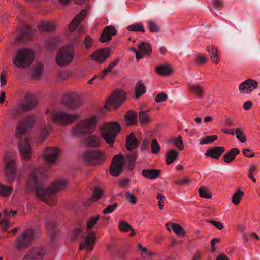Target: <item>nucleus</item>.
Listing matches in <instances>:
<instances>
[{
  "mask_svg": "<svg viewBox=\"0 0 260 260\" xmlns=\"http://www.w3.org/2000/svg\"><path fill=\"white\" fill-rule=\"evenodd\" d=\"M96 233L91 231L85 235L82 239L80 244L79 250H85L87 252L92 250L96 243Z\"/></svg>",
  "mask_w": 260,
  "mask_h": 260,
  "instance_id": "14",
  "label": "nucleus"
},
{
  "mask_svg": "<svg viewBox=\"0 0 260 260\" xmlns=\"http://www.w3.org/2000/svg\"><path fill=\"white\" fill-rule=\"evenodd\" d=\"M38 103L37 99L34 96H29L26 98L25 101L22 104L21 107H13L11 109L9 112L8 114L16 116L20 114V109H22L24 111L30 110L34 108Z\"/></svg>",
  "mask_w": 260,
  "mask_h": 260,
  "instance_id": "11",
  "label": "nucleus"
},
{
  "mask_svg": "<svg viewBox=\"0 0 260 260\" xmlns=\"http://www.w3.org/2000/svg\"><path fill=\"white\" fill-rule=\"evenodd\" d=\"M19 149L21 155L25 159L30 157L31 154V147L27 138H24L19 142Z\"/></svg>",
  "mask_w": 260,
  "mask_h": 260,
  "instance_id": "21",
  "label": "nucleus"
},
{
  "mask_svg": "<svg viewBox=\"0 0 260 260\" xmlns=\"http://www.w3.org/2000/svg\"><path fill=\"white\" fill-rule=\"evenodd\" d=\"M120 131V125L119 124L112 122L106 123L103 125L101 134L106 143L110 147H112L116 136Z\"/></svg>",
  "mask_w": 260,
  "mask_h": 260,
  "instance_id": "4",
  "label": "nucleus"
},
{
  "mask_svg": "<svg viewBox=\"0 0 260 260\" xmlns=\"http://www.w3.org/2000/svg\"><path fill=\"white\" fill-rule=\"evenodd\" d=\"M173 231L178 236L184 237L186 235V231L180 225L175 223L173 227Z\"/></svg>",
  "mask_w": 260,
  "mask_h": 260,
  "instance_id": "42",
  "label": "nucleus"
},
{
  "mask_svg": "<svg viewBox=\"0 0 260 260\" xmlns=\"http://www.w3.org/2000/svg\"><path fill=\"white\" fill-rule=\"evenodd\" d=\"M4 171L9 182H13L16 178L17 172L15 160L13 159L5 160Z\"/></svg>",
  "mask_w": 260,
  "mask_h": 260,
  "instance_id": "15",
  "label": "nucleus"
},
{
  "mask_svg": "<svg viewBox=\"0 0 260 260\" xmlns=\"http://www.w3.org/2000/svg\"><path fill=\"white\" fill-rule=\"evenodd\" d=\"M139 249L141 251V254H145V255L151 256L153 255V253L149 251L145 247H143L141 244L138 245Z\"/></svg>",
  "mask_w": 260,
  "mask_h": 260,
  "instance_id": "58",
  "label": "nucleus"
},
{
  "mask_svg": "<svg viewBox=\"0 0 260 260\" xmlns=\"http://www.w3.org/2000/svg\"><path fill=\"white\" fill-rule=\"evenodd\" d=\"M157 198L159 200L158 204L160 210H162L164 208V201L165 199V197L162 194H158Z\"/></svg>",
  "mask_w": 260,
  "mask_h": 260,
  "instance_id": "57",
  "label": "nucleus"
},
{
  "mask_svg": "<svg viewBox=\"0 0 260 260\" xmlns=\"http://www.w3.org/2000/svg\"><path fill=\"white\" fill-rule=\"evenodd\" d=\"M69 184L66 179L57 181L51 188H40L37 190V196L49 205H53L55 203L54 194L55 192L65 189Z\"/></svg>",
  "mask_w": 260,
  "mask_h": 260,
  "instance_id": "2",
  "label": "nucleus"
},
{
  "mask_svg": "<svg viewBox=\"0 0 260 260\" xmlns=\"http://www.w3.org/2000/svg\"><path fill=\"white\" fill-rule=\"evenodd\" d=\"M85 47L87 49L90 48L92 46V39L89 36H86L84 41Z\"/></svg>",
  "mask_w": 260,
  "mask_h": 260,
  "instance_id": "55",
  "label": "nucleus"
},
{
  "mask_svg": "<svg viewBox=\"0 0 260 260\" xmlns=\"http://www.w3.org/2000/svg\"><path fill=\"white\" fill-rule=\"evenodd\" d=\"M75 51L71 45L63 46L58 52L56 56L57 64L60 67H66L70 64L73 60Z\"/></svg>",
  "mask_w": 260,
  "mask_h": 260,
  "instance_id": "5",
  "label": "nucleus"
},
{
  "mask_svg": "<svg viewBox=\"0 0 260 260\" xmlns=\"http://www.w3.org/2000/svg\"><path fill=\"white\" fill-rule=\"evenodd\" d=\"M86 11L85 10H82L74 19L70 24L69 30L72 33L71 37L78 38L80 37L85 31V27L79 26V24L85 18L86 16Z\"/></svg>",
  "mask_w": 260,
  "mask_h": 260,
  "instance_id": "6",
  "label": "nucleus"
},
{
  "mask_svg": "<svg viewBox=\"0 0 260 260\" xmlns=\"http://www.w3.org/2000/svg\"><path fill=\"white\" fill-rule=\"evenodd\" d=\"M159 169H143L142 174L144 177L150 180L157 178L160 175Z\"/></svg>",
  "mask_w": 260,
  "mask_h": 260,
  "instance_id": "28",
  "label": "nucleus"
},
{
  "mask_svg": "<svg viewBox=\"0 0 260 260\" xmlns=\"http://www.w3.org/2000/svg\"><path fill=\"white\" fill-rule=\"evenodd\" d=\"M34 239V232L31 229L24 230L19 238L15 241V246L18 249H23L28 246Z\"/></svg>",
  "mask_w": 260,
  "mask_h": 260,
  "instance_id": "12",
  "label": "nucleus"
},
{
  "mask_svg": "<svg viewBox=\"0 0 260 260\" xmlns=\"http://www.w3.org/2000/svg\"><path fill=\"white\" fill-rule=\"evenodd\" d=\"M117 30L116 29L112 26H108L106 27L100 39V41L102 43H105L107 41H109L111 39V37L116 34Z\"/></svg>",
  "mask_w": 260,
  "mask_h": 260,
  "instance_id": "22",
  "label": "nucleus"
},
{
  "mask_svg": "<svg viewBox=\"0 0 260 260\" xmlns=\"http://www.w3.org/2000/svg\"><path fill=\"white\" fill-rule=\"evenodd\" d=\"M118 60H115L113 61L108 65L107 68L105 69V72H108V73L111 72L114 67H115L118 63Z\"/></svg>",
  "mask_w": 260,
  "mask_h": 260,
  "instance_id": "56",
  "label": "nucleus"
},
{
  "mask_svg": "<svg viewBox=\"0 0 260 260\" xmlns=\"http://www.w3.org/2000/svg\"><path fill=\"white\" fill-rule=\"evenodd\" d=\"M125 199L128 203L133 205L136 204L137 202L136 196L130 191H127L125 193Z\"/></svg>",
  "mask_w": 260,
  "mask_h": 260,
  "instance_id": "44",
  "label": "nucleus"
},
{
  "mask_svg": "<svg viewBox=\"0 0 260 260\" xmlns=\"http://www.w3.org/2000/svg\"><path fill=\"white\" fill-rule=\"evenodd\" d=\"M125 120L127 125L135 124L137 122V114L133 111H128L125 115Z\"/></svg>",
  "mask_w": 260,
  "mask_h": 260,
  "instance_id": "34",
  "label": "nucleus"
},
{
  "mask_svg": "<svg viewBox=\"0 0 260 260\" xmlns=\"http://www.w3.org/2000/svg\"><path fill=\"white\" fill-rule=\"evenodd\" d=\"M99 120L97 114H90L81 119L72 129L71 134L75 137L89 135L96 129Z\"/></svg>",
  "mask_w": 260,
  "mask_h": 260,
  "instance_id": "1",
  "label": "nucleus"
},
{
  "mask_svg": "<svg viewBox=\"0 0 260 260\" xmlns=\"http://www.w3.org/2000/svg\"><path fill=\"white\" fill-rule=\"evenodd\" d=\"M13 190L12 186H7L0 183V195L7 197L10 196Z\"/></svg>",
  "mask_w": 260,
  "mask_h": 260,
  "instance_id": "35",
  "label": "nucleus"
},
{
  "mask_svg": "<svg viewBox=\"0 0 260 260\" xmlns=\"http://www.w3.org/2000/svg\"><path fill=\"white\" fill-rule=\"evenodd\" d=\"M125 100V93L119 90L113 92L107 100L105 105L106 109L113 108L116 109Z\"/></svg>",
  "mask_w": 260,
  "mask_h": 260,
  "instance_id": "8",
  "label": "nucleus"
},
{
  "mask_svg": "<svg viewBox=\"0 0 260 260\" xmlns=\"http://www.w3.org/2000/svg\"><path fill=\"white\" fill-rule=\"evenodd\" d=\"M138 146V142L133 133H131L126 138V147L129 150L136 149Z\"/></svg>",
  "mask_w": 260,
  "mask_h": 260,
  "instance_id": "29",
  "label": "nucleus"
},
{
  "mask_svg": "<svg viewBox=\"0 0 260 260\" xmlns=\"http://www.w3.org/2000/svg\"><path fill=\"white\" fill-rule=\"evenodd\" d=\"M200 196L202 198H211L212 197L211 193L204 187H201L199 190Z\"/></svg>",
  "mask_w": 260,
  "mask_h": 260,
  "instance_id": "47",
  "label": "nucleus"
},
{
  "mask_svg": "<svg viewBox=\"0 0 260 260\" xmlns=\"http://www.w3.org/2000/svg\"><path fill=\"white\" fill-rule=\"evenodd\" d=\"M124 162V157L121 154H118L113 158L110 167V172L112 176L116 177L120 174Z\"/></svg>",
  "mask_w": 260,
  "mask_h": 260,
  "instance_id": "13",
  "label": "nucleus"
},
{
  "mask_svg": "<svg viewBox=\"0 0 260 260\" xmlns=\"http://www.w3.org/2000/svg\"><path fill=\"white\" fill-rule=\"evenodd\" d=\"M139 121L142 125H145L150 124L152 119L147 111H141L139 112Z\"/></svg>",
  "mask_w": 260,
  "mask_h": 260,
  "instance_id": "31",
  "label": "nucleus"
},
{
  "mask_svg": "<svg viewBox=\"0 0 260 260\" xmlns=\"http://www.w3.org/2000/svg\"><path fill=\"white\" fill-rule=\"evenodd\" d=\"M118 229L121 232L126 233L132 229V226L127 222L121 220L118 223Z\"/></svg>",
  "mask_w": 260,
  "mask_h": 260,
  "instance_id": "41",
  "label": "nucleus"
},
{
  "mask_svg": "<svg viewBox=\"0 0 260 260\" xmlns=\"http://www.w3.org/2000/svg\"><path fill=\"white\" fill-rule=\"evenodd\" d=\"M258 83L254 79H247L242 82L239 86V90L241 93L249 94L257 88Z\"/></svg>",
  "mask_w": 260,
  "mask_h": 260,
  "instance_id": "17",
  "label": "nucleus"
},
{
  "mask_svg": "<svg viewBox=\"0 0 260 260\" xmlns=\"http://www.w3.org/2000/svg\"><path fill=\"white\" fill-rule=\"evenodd\" d=\"M58 154L57 148H47L43 154V159L46 163L51 164L55 161Z\"/></svg>",
  "mask_w": 260,
  "mask_h": 260,
  "instance_id": "20",
  "label": "nucleus"
},
{
  "mask_svg": "<svg viewBox=\"0 0 260 260\" xmlns=\"http://www.w3.org/2000/svg\"><path fill=\"white\" fill-rule=\"evenodd\" d=\"M217 139L216 135L208 136L206 137L204 139L201 140L200 144L201 145H205L211 143L215 141Z\"/></svg>",
  "mask_w": 260,
  "mask_h": 260,
  "instance_id": "46",
  "label": "nucleus"
},
{
  "mask_svg": "<svg viewBox=\"0 0 260 260\" xmlns=\"http://www.w3.org/2000/svg\"><path fill=\"white\" fill-rule=\"evenodd\" d=\"M206 50L210 54V58L212 62L215 64H217L220 60L219 52L217 47L212 45L208 47Z\"/></svg>",
  "mask_w": 260,
  "mask_h": 260,
  "instance_id": "25",
  "label": "nucleus"
},
{
  "mask_svg": "<svg viewBox=\"0 0 260 260\" xmlns=\"http://www.w3.org/2000/svg\"><path fill=\"white\" fill-rule=\"evenodd\" d=\"M110 51L108 49H102L94 52L91 55V59L99 63L105 61L109 56Z\"/></svg>",
  "mask_w": 260,
  "mask_h": 260,
  "instance_id": "19",
  "label": "nucleus"
},
{
  "mask_svg": "<svg viewBox=\"0 0 260 260\" xmlns=\"http://www.w3.org/2000/svg\"><path fill=\"white\" fill-rule=\"evenodd\" d=\"M54 28V25L53 23L48 22L43 23L40 26L41 30L43 31H49L52 30Z\"/></svg>",
  "mask_w": 260,
  "mask_h": 260,
  "instance_id": "49",
  "label": "nucleus"
},
{
  "mask_svg": "<svg viewBox=\"0 0 260 260\" xmlns=\"http://www.w3.org/2000/svg\"><path fill=\"white\" fill-rule=\"evenodd\" d=\"M6 72L3 69L2 73L0 74V83L1 86H4L7 83V80L5 77Z\"/></svg>",
  "mask_w": 260,
  "mask_h": 260,
  "instance_id": "62",
  "label": "nucleus"
},
{
  "mask_svg": "<svg viewBox=\"0 0 260 260\" xmlns=\"http://www.w3.org/2000/svg\"><path fill=\"white\" fill-rule=\"evenodd\" d=\"M189 90L198 98H203L204 96V87L199 84H192L189 87Z\"/></svg>",
  "mask_w": 260,
  "mask_h": 260,
  "instance_id": "27",
  "label": "nucleus"
},
{
  "mask_svg": "<svg viewBox=\"0 0 260 260\" xmlns=\"http://www.w3.org/2000/svg\"><path fill=\"white\" fill-rule=\"evenodd\" d=\"M157 73L162 76H167L171 74L173 70L171 66L168 64L161 65L156 68Z\"/></svg>",
  "mask_w": 260,
  "mask_h": 260,
  "instance_id": "30",
  "label": "nucleus"
},
{
  "mask_svg": "<svg viewBox=\"0 0 260 260\" xmlns=\"http://www.w3.org/2000/svg\"><path fill=\"white\" fill-rule=\"evenodd\" d=\"M0 224L2 225V230L6 231L9 228L10 222L8 219H3L1 221Z\"/></svg>",
  "mask_w": 260,
  "mask_h": 260,
  "instance_id": "59",
  "label": "nucleus"
},
{
  "mask_svg": "<svg viewBox=\"0 0 260 260\" xmlns=\"http://www.w3.org/2000/svg\"><path fill=\"white\" fill-rule=\"evenodd\" d=\"M117 206V203H114L112 205H110L103 211V213L104 214L111 213L115 210Z\"/></svg>",
  "mask_w": 260,
  "mask_h": 260,
  "instance_id": "52",
  "label": "nucleus"
},
{
  "mask_svg": "<svg viewBox=\"0 0 260 260\" xmlns=\"http://www.w3.org/2000/svg\"><path fill=\"white\" fill-rule=\"evenodd\" d=\"M84 161L92 165H100L106 160L105 154L99 150H88L85 151L82 155Z\"/></svg>",
  "mask_w": 260,
  "mask_h": 260,
  "instance_id": "7",
  "label": "nucleus"
},
{
  "mask_svg": "<svg viewBox=\"0 0 260 260\" xmlns=\"http://www.w3.org/2000/svg\"><path fill=\"white\" fill-rule=\"evenodd\" d=\"M196 60L198 64H203L207 62V58L204 55H199L196 57Z\"/></svg>",
  "mask_w": 260,
  "mask_h": 260,
  "instance_id": "60",
  "label": "nucleus"
},
{
  "mask_svg": "<svg viewBox=\"0 0 260 260\" xmlns=\"http://www.w3.org/2000/svg\"><path fill=\"white\" fill-rule=\"evenodd\" d=\"M148 28L151 32H157L159 31L158 24L152 20H149L147 21Z\"/></svg>",
  "mask_w": 260,
  "mask_h": 260,
  "instance_id": "39",
  "label": "nucleus"
},
{
  "mask_svg": "<svg viewBox=\"0 0 260 260\" xmlns=\"http://www.w3.org/2000/svg\"><path fill=\"white\" fill-rule=\"evenodd\" d=\"M46 253L44 248L33 247L26 252L22 260H42Z\"/></svg>",
  "mask_w": 260,
  "mask_h": 260,
  "instance_id": "16",
  "label": "nucleus"
},
{
  "mask_svg": "<svg viewBox=\"0 0 260 260\" xmlns=\"http://www.w3.org/2000/svg\"><path fill=\"white\" fill-rule=\"evenodd\" d=\"M34 51L29 48H21L17 50L12 58L13 64L20 69L30 67L34 60Z\"/></svg>",
  "mask_w": 260,
  "mask_h": 260,
  "instance_id": "3",
  "label": "nucleus"
},
{
  "mask_svg": "<svg viewBox=\"0 0 260 260\" xmlns=\"http://www.w3.org/2000/svg\"><path fill=\"white\" fill-rule=\"evenodd\" d=\"M52 121L61 125H66L76 120L77 115L70 114L62 111L53 112L51 114Z\"/></svg>",
  "mask_w": 260,
  "mask_h": 260,
  "instance_id": "9",
  "label": "nucleus"
},
{
  "mask_svg": "<svg viewBox=\"0 0 260 260\" xmlns=\"http://www.w3.org/2000/svg\"><path fill=\"white\" fill-rule=\"evenodd\" d=\"M257 170V166L255 164H251L249 167L248 171L249 174L248 175H254V173L256 172Z\"/></svg>",
  "mask_w": 260,
  "mask_h": 260,
  "instance_id": "61",
  "label": "nucleus"
},
{
  "mask_svg": "<svg viewBox=\"0 0 260 260\" xmlns=\"http://www.w3.org/2000/svg\"><path fill=\"white\" fill-rule=\"evenodd\" d=\"M101 140L99 137L95 135H91L85 139L83 143L87 147H98L100 146Z\"/></svg>",
  "mask_w": 260,
  "mask_h": 260,
  "instance_id": "26",
  "label": "nucleus"
},
{
  "mask_svg": "<svg viewBox=\"0 0 260 260\" xmlns=\"http://www.w3.org/2000/svg\"><path fill=\"white\" fill-rule=\"evenodd\" d=\"M126 159L131 162H134L137 158V154L136 153L128 154L126 156Z\"/></svg>",
  "mask_w": 260,
  "mask_h": 260,
  "instance_id": "63",
  "label": "nucleus"
},
{
  "mask_svg": "<svg viewBox=\"0 0 260 260\" xmlns=\"http://www.w3.org/2000/svg\"><path fill=\"white\" fill-rule=\"evenodd\" d=\"M209 222L212 224L215 227H216L218 230H222L224 228L223 224L221 222L214 220H210Z\"/></svg>",
  "mask_w": 260,
  "mask_h": 260,
  "instance_id": "64",
  "label": "nucleus"
},
{
  "mask_svg": "<svg viewBox=\"0 0 260 260\" xmlns=\"http://www.w3.org/2000/svg\"><path fill=\"white\" fill-rule=\"evenodd\" d=\"M239 153L240 150L237 148L231 149L229 152L223 156L224 161L226 163L233 161L235 159L236 156Z\"/></svg>",
  "mask_w": 260,
  "mask_h": 260,
  "instance_id": "32",
  "label": "nucleus"
},
{
  "mask_svg": "<svg viewBox=\"0 0 260 260\" xmlns=\"http://www.w3.org/2000/svg\"><path fill=\"white\" fill-rule=\"evenodd\" d=\"M127 29L129 31H140L142 32H144L145 31L144 25L142 23L132 24L129 26Z\"/></svg>",
  "mask_w": 260,
  "mask_h": 260,
  "instance_id": "40",
  "label": "nucleus"
},
{
  "mask_svg": "<svg viewBox=\"0 0 260 260\" xmlns=\"http://www.w3.org/2000/svg\"><path fill=\"white\" fill-rule=\"evenodd\" d=\"M46 226L48 232H52L55 231L56 226V222L53 220H49L46 222Z\"/></svg>",
  "mask_w": 260,
  "mask_h": 260,
  "instance_id": "51",
  "label": "nucleus"
},
{
  "mask_svg": "<svg viewBox=\"0 0 260 260\" xmlns=\"http://www.w3.org/2000/svg\"><path fill=\"white\" fill-rule=\"evenodd\" d=\"M83 232L81 228H77L75 229L72 232V238L74 240L77 239Z\"/></svg>",
  "mask_w": 260,
  "mask_h": 260,
  "instance_id": "53",
  "label": "nucleus"
},
{
  "mask_svg": "<svg viewBox=\"0 0 260 260\" xmlns=\"http://www.w3.org/2000/svg\"><path fill=\"white\" fill-rule=\"evenodd\" d=\"M99 219V215L92 216L90 219H89L87 222V229L90 230L92 229L96 224Z\"/></svg>",
  "mask_w": 260,
  "mask_h": 260,
  "instance_id": "45",
  "label": "nucleus"
},
{
  "mask_svg": "<svg viewBox=\"0 0 260 260\" xmlns=\"http://www.w3.org/2000/svg\"><path fill=\"white\" fill-rule=\"evenodd\" d=\"M178 155V152L175 149H172L168 151L165 155L167 164L170 165L173 163L177 159Z\"/></svg>",
  "mask_w": 260,
  "mask_h": 260,
  "instance_id": "33",
  "label": "nucleus"
},
{
  "mask_svg": "<svg viewBox=\"0 0 260 260\" xmlns=\"http://www.w3.org/2000/svg\"><path fill=\"white\" fill-rule=\"evenodd\" d=\"M139 54L142 55V58L144 56H148L152 52V48L150 44L146 42H141L138 45Z\"/></svg>",
  "mask_w": 260,
  "mask_h": 260,
  "instance_id": "24",
  "label": "nucleus"
},
{
  "mask_svg": "<svg viewBox=\"0 0 260 260\" xmlns=\"http://www.w3.org/2000/svg\"><path fill=\"white\" fill-rule=\"evenodd\" d=\"M224 151V147L216 146L207 150L205 153V155L213 159H218Z\"/></svg>",
  "mask_w": 260,
  "mask_h": 260,
  "instance_id": "23",
  "label": "nucleus"
},
{
  "mask_svg": "<svg viewBox=\"0 0 260 260\" xmlns=\"http://www.w3.org/2000/svg\"><path fill=\"white\" fill-rule=\"evenodd\" d=\"M151 146L153 154H157L160 151V147L155 139L152 140Z\"/></svg>",
  "mask_w": 260,
  "mask_h": 260,
  "instance_id": "48",
  "label": "nucleus"
},
{
  "mask_svg": "<svg viewBox=\"0 0 260 260\" xmlns=\"http://www.w3.org/2000/svg\"><path fill=\"white\" fill-rule=\"evenodd\" d=\"M34 122L33 116H28L20 121L16 128L15 137L17 139H20L23 135L26 134L33 126Z\"/></svg>",
  "mask_w": 260,
  "mask_h": 260,
  "instance_id": "10",
  "label": "nucleus"
},
{
  "mask_svg": "<svg viewBox=\"0 0 260 260\" xmlns=\"http://www.w3.org/2000/svg\"><path fill=\"white\" fill-rule=\"evenodd\" d=\"M244 194V192L241 190H236L232 197V201L233 204L235 205L239 204Z\"/></svg>",
  "mask_w": 260,
  "mask_h": 260,
  "instance_id": "36",
  "label": "nucleus"
},
{
  "mask_svg": "<svg viewBox=\"0 0 260 260\" xmlns=\"http://www.w3.org/2000/svg\"><path fill=\"white\" fill-rule=\"evenodd\" d=\"M104 194V191L100 188L95 189L92 197L89 199V201L90 202H94L99 200Z\"/></svg>",
  "mask_w": 260,
  "mask_h": 260,
  "instance_id": "37",
  "label": "nucleus"
},
{
  "mask_svg": "<svg viewBox=\"0 0 260 260\" xmlns=\"http://www.w3.org/2000/svg\"><path fill=\"white\" fill-rule=\"evenodd\" d=\"M171 142L175 143L177 145V147L179 149L182 150L184 147L181 136H178L177 138L173 139Z\"/></svg>",
  "mask_w": 260,
  "mask_h": 260,
  "instance_id": "50",
  "label": "nucleus"
},
{
  "mask_svg": "<svg viewBox=\"0 0 260 260\" xmlns=\"http://www.w3.org/2000/svg\"><path fill=\"white\" fill-rule=\"evenodd\" d=\"M145 92V86L142 82H138L136 86V96L139 98Z\"/></svg>",
  "mask_w": 260,
  "mask_h": 260,
  "instance_id": "38",
  "label": "nucleus"
},
{
  "mask_svg": "<svg viewBox=\"0 0 260 260\" xmlns=\"http://www.w3.org/2000/svg\"><path fill=\"white\" fill-rule=\"evenodd\" d=\"M234 135L236 138L242 143H244L246 141V137L244 134V132L241 128H237L235 130Z\"/></svg>",
  "mask_w": 260,
  "mask_h": 260,
  "instance_id": "43",
  "label": "nucleus"
},
{
  "mask_svg": "<svg viewBox=\"0 0 260 260\" xmlns=\"http://www.w3.org/2000/svg\"><path fill=\"white\" fill-rule=\"evenodd\" d=\"M167 99V95L165 93H160L156 97L155 101L158 102H162L166 101Z\"/></svg>",
  "mask_w": 260,
  "mask_h": 260,
  "instance_id": "54",
  "label": "nucleus"
},
{
  "mask_svg": "<svg viewBox=\"0 0 260 260\" xmlns=\"http://www.w3.org/2000/svg\"><path fill=\"white\" fill-rule=\"evenodd\" d=\"M48 169L46 168L36 167L32 169L29 179V183H37L38 181L42 178L45 177V172H47Z\"/></svg>",
  "mask_w": 260,
  "mask_h": 260,
  "instance_id": "18",
  "label": "nucleus"
}]
</instances>
